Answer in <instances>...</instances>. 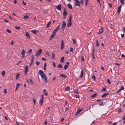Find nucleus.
I'll return each mask as SVG.
<instances>
[{
    "label": "nucleus",
    "mask_w": 125,
    "mask_h": 125,
    "mask_svg": "<svg viewBox=\"0 0 125 125\" xmlns=\"http://www.w3.org/2000/svg\"><path fill=\"white\" fill-rule=\"evenodd\" d=\"M104 104H103V102H102L101 103H100L99 105V106H101L102 105H103Z\"/></svg>",
    "instance_id": "obj_58"
},
{
    "label": "nucleus",
    "mask_w": 125,
    "mask_h": 125,
    "mask_svg": "<svg viewBox=\"0 0 125 125\" xmlns=\"http://www.w3.org/2000/svg\"><path fill=\"white\" fill-rule=\"evenodd\" d=\"M107 83H108L109 84H110L111 82L110 80L109 79H107Z\"/></svg>",
    "instance_id": "obj_44"
},
{
    "label": "nucleus",
    "mask_w": 125,
    "mask_h": 125,
    "mask_svg": "<svg viewBox=\"0 0 125 125\" xmlns=\"http://www.w3.org/2000/svg\"><path fill=\"white\" fill-rule=\"evenodd\" d=\"M20 27L19 26H16L15 27V28L17 30H19L20 29Z\"/></svg>",
    "instance_id": "obj_40"
},
{
    "label": "nucleus",
    "mask_w": 125,
    "mask_h": 125,
    "mask_svg": "<svg viewBox=\"0 0 125 125\" xmlns=\"http://www.w3.org/2000/svg\"><path fill=\"white\" fill-rule=\"evenodd\" d=\"M69 66V62H67L64 65V68L65 70H66Z\"/></svg>",
    "instance_id": "obj_10"
},
{
    "label": "nucleus",
    "mask_w": 125,
    "mask_h": 125,
    "mask_svg": "<svg viewBox=\"0 0 125 125\" xmlns=\"http://www.w3.org/2000/svg\"><path fill=\"white\" fill-rule=\"evenodd\" d=\"M88 1L89 0H85V6H87Z\"/></svg>",
    "instance_id": "obj_35"
},
{
    "label": "nucleus",
    "mask_w": 125,
    "mask_h": 125,
    "mask_svg": "<svg viewBox=\"0 0 125 125\" xmlns=\"http://www.w3.org/2000/svg\"><path fill=\"white\" fill-rule=\"evenodd\" d=\"M124 0H120V2L122 4H124Z\"/></svg>",
    "instance_id": "obj_41"
},
{
    "label": "nucleus",
    "mask_w": 125,
    "mask_h": 125,
    "mask_svg": "<svg viewBox=\"0 0 125 125\" xmlns=\"http://www.w3.org/2000/svg\"><path fill=\"white\" fill-rule=\"evenodd\" d=\"M121 36L122 38H123L124 37V34H121Z\"/></svg>",
    "instance_id": "obj_62"
},
{
    "label": "nucleus",
    "mask_w": 125,
    "mask_h": 125,
    "mask_svg": "<svg viewBox=\"0 0 125 125\" xmlns=\"http://www.w3.org/2000/svg\"><path fill=\"white\" fill-rule=\"evenodd\" d=\"M4 21L6 22H8V21L6 19H5L4 20Z\"/></svg>",
    "instance_id": "obj_63"
},
{
    "label": "nucleus",
    "mask_w": 125,
    "mask_h": 125,
    "mask_svg": "<svg viewBox=\"0 0 125 125\" xmlns=\"http://www.w3.org/2000/svg\"><path fill=\"white\" fill-rule=\"evenodd\" d=\"M97 93H95L94 94L91 95V97L92 98L95 97L97 96Z\"/></svg>",
    "instance_id": "obj_23"
},
{
    "label": "nucleus",
    "mask_w": 125,
    "mask_h": 125,
    "mask_svg": "<svg viewBox=\"0 0 125 125\" xmlns=\"http://www.w3.org/2000/svg\"><path fill=\"white\" fill-rule=\"evenodd\" d=\"M64 46V42L62 40H61V49L62 50H63V49Z\"/></svg>",
    "instance_id": "obj_12"
},
{
    "label": "nucleus",
    "mask_w": 125,
    "mask_h": 125,
    "mask_svg": "<svg viewBox=\"0 0 125 125\" xmlns=\"http://www.w3.org/2000/svg\"><path fill=\"white\" fill-rule=\"evenodd\" d=\"M56 64L54 62H53V65L54 67H55L56 66Z\"/></svg>",
    "instance_id": "obj_56"
},
{
    "label": "nucleus",
    "mask_w": 125,
    "mask_h": 125,
    "mask_svg": "<svg viewBox=\"0 0 125 125\" xmlns=\"http://www.w3.org/2000/svg\"><path fill=\"white\" fill-rule=\"evenodd\" d=\"M103 29L102 28H101L100 30L98 32V34H101L103 33Z\"/></svg>",
    "instance_id": "obj_19"
},
{
    "label": "nucleus",
    "mask_w": 125,
    "mask_h": 125,
    "mask_svg": "<svg viewBox=\"0 0 125 125\" xmlns=\"http://www.w3.org/2000/svg\"><path fill=\"white\" fill-rule=\"evenodd\" d=\"M70 51L71 52H73V49L72 47H71Z\"/></svg>",
    "instance_id": "obj_53"
},
{
    "label": "nucleus",
    "mask_w": 125,
    "mask_h": 125,
    "mask_svg": "<svg viewBox=\"0 0 125 125\" xmlns=\"http://www.w3.org/2000/svg\"><path fill=\"white\" fill-rule=\"evenodd\" d=\"M66 25V24L65 23V21H63L62 22V29L63 30H64Z\"/></svg>",
    "instance_id": "obj_9"
},
{
    "label": "nucleus",
    "mask_w": 125,
    "mask_h": 125,
    "mask_svg": "<svg viewBox=\"0 0 125 125\" xmlns=\"http://www.w3.org/2000/svg\"><path fill=\"white\" fill-rule=\"evenodd\" d=\"M34 59L33 57L32 56L31 57V62L29 65V67H30L31 66V65L33 64L34 62Z\"/></svg>",
    "instance_id": "obj_13"
},
{
    "label": "nucleus",
    "mask_w": 125,
    "mask_h": 125,
    "mask_svg": "<svg viewBox=\"0 0 125 125\" xmlns=\"http://www.w3.org/2000/svg\"><path fill=\"white\" fill-rule=\"evenodd\" d=\"M122 112V110L121 109H120L118 111V112Z\"/></svg>",
    "instance_id": "obj_54"
},
{
    "label": "nucleus",
    "mask_w": 125,
    "mask_h": 125,
    "mask_svg": "<svg viewBox=\"0 0 125 125\" xmlns=\"http://www.w3.org/2000/svg\"><path fill=\"white\" fill-rule=\"evenodd\" d=\"M57 30L60 29V25H58V26L56 28Z\"/></svg>",
    "instance_id": "obj_48"
},
{
    "label": "nucleus",
    "mask_w": 125,
    "mask_h": 125,
    "mask_svg": "<svg viewBox=\"0 0 125 125\" xmlns=\"http://www.w3.org/2000/svg\"><path fill=\"white\" fill-rule=\"evenodd\" d=\"M72 22L68 21V23L67 24V27H69L71 26L72 25Z\"/></svg>",
    "instance_id": "obj_22"
},
{
    "label": "nucleus",
    "mask_w": 125,
    "mask_h": 125,
    "mask_svg": "<svg viewBox=\"0 0 125 125\" xmlns=\"http://www.w3.org/2000/svg\"><path fill=\"white\" fill-rule=\"evenodd\" d=\"M36 64L38 65H39L40 63V62H39L37 61L36 62Z\"/></svg>",
    "instance_id": "obj_51"
},
{
    "label": "nucleus",
    "mask_w": 125,
    "mask_h": 125,
    "mask_svg": "<svg viewBox=\"0 0 125 125\" xmlns=\"http://www.w3.org/2000/svg\"><path fill=\"white\" fill-rule=\"evenodd\" d=\"M81 59L82 61L83 62L84 61V58L83 56L81 57Z\"/></svg>",
    "instance_id": "obj_43"
},
{
    "label": "nucleus",
    "mask_w": 125,
    "mask_h": 125,
    "mask_svg": "<svg viewBox=\"0 0 125 125\" xmlns=\"http://www.w3.org/2000/svg\"><path fill=\"white\" fill-rule=\"evenodd\" d=\"M5 72L4 71H3L1 73V75L2 76H3L5 75Z\"/></svg>",
    "instance_id": "obj_29"
},
{
    "label": "nucleus",
    "mask_w": 125,
    "mask_h": 125,
    "mask_svg": "<svg viewBox=\"0 0 125 125\" xmlns=\"http://www.w3.org/2000/svg\"><path fill=\"white\" fill-rule=\"evenodd\" d=\"M59 77H64L65 78H67V76L65 75V74H61L59 76Z\"/></svg>",
    "instance_id": "obj_17"
},
{
    "label": "nucleus",
    "mask_w": 125,
    "mask_h": 125,
    "mask_svg": "<svg viewBox=\"0 0 125 125\" xmlns=\"http://www.w3.org/2000/svg\"><path fill=\"white\" fill-rule=\"evenodd\" d=\"M122 6V5H120L119 7H118V14H119L120 13V12L121 11V8Z\"/></svg>",
    "instance_id": "obj_15"
},
{
    "label": "nucleus",
    "mask_w": 125,
    "mask_h": 125,
    "mask_svg": "<svg viewBox=\"0 0 125 125\" xmlns=\"http://www.w3.org/2000/svg\"><path fill=\"white\" fill-rule=\"evenodd\" d=\"M28 67L27 65H26L25 68V70H24V74L25 75H26L28 71Z\"/></svg>",
    "instance_id": "obj_8"
},
{
    "label": "nucleus",
    "mask_w": 125,
    "mask_h": 125,
    "mask_svg": "<svg viewBox=\"0 0 125 125\" xmlns=\"http://www.w3.org/2000/svg\"><path fill=\"white\" fill-rule=\"evenodd\" d=\"M74 92L76 94H77L78 93V90L77 89H74L73 90Z\"/></svg>",
    "instance_id": "obj_34"
},
{
    "label": "nucleus",
    "mask_w": 125,
    "mask_h": 125,
    "mask_svg": "<svg viewBox=\"0 0 125 125\" xmlns=\"http://www.w3.org/2000/svg\"><path fill=\"white\" fill-rule=\"evenodd\" d=\"M124 89V88L122 86H121V88L120 89V90H123Z\"/></svg>",
    "instance_id": "obj_59"
},
{
    "label": "nucleus",
    "mask_w": 125,
    "mask_h": 125,
    "mask_svg": "<svg viewBox=\"0 0 125 125\" xmlns=\"http://www.w3.org/2000/svg\"><path fill=\"white\" fill-rule=\"evenodd\" d=\"M51 23V22L50 21H49V22L47 24V26H46L47 28H48L49 27V25Z\"/></svg>",
    "instance_id": "obj_33"
},
{
    "label": "nucleus",
    "mask_w": 125,
    "mask_h": 125,
    "mask_svg": "<svg viewBox=\"0 0 125 125\" xmlns=\"http://www.w3.org/2000/svg\"><path fill=\"white\" fill-rule=\"evenodd\" d=\"M32 52V50L31 49H30L28 52L27 54H29L30 53H31Z\"/></svg>",
    "instance_id": "obj_28"
},
{
    "label": "nucleus",
    "mask_w": 125,
    "mask_h": 125,
    "mask_svg": "<svg viewBox=\"0 0 125 125\" xmlns=\"http://www.w3.org/2000/svg\"><path fill=\"white\" fill-rule=\"evenodd\" d=\"M57 67L58 68H63L61 64H59L57 66Z\"/></svg>",
    "instance_id": "obj_32"
},
{
    "label": "nucleus",
    "mask_w": 125,
    "mask_h": 125,
    "mask_svg": "<svg viewBox=\"0 0 125 125\" xmlns=\"http://www.w3.org/2000/svg\"><path fill=\"white\" fill-rule=\"evenodd\" d=\"M30 82H31V84H33V81H32V80L31 79H30Z\"/></svg>",
    "instance_id": "obj_55"
},
{
    "label": "nucleus",
    "mask_w": 125,
    "mask_h": 125,
    "mask_svg": "<svg viewBox=\"0 0 125 125\" xmlns=\"http://www.w3.org/2000/svg\"><path fill=\"white\" fill-rule=\"evenodd\" d=\"M25 35L27 37L29 38V39H30V35L27 32H26Z\"/></svg>",
    "instance_id": "obj_18"
},
{
    "label": "nucleus",
    "mask_w": 125,
    "mask_h": 125,
    "mask_svg": "<svg viewBox=\"0 0 125 125\" xmlns=\"http://www.w3.org/2000/svg\"><path fill=\"white\" fill-rule=\"evenodd\" d=\"M109 94L108 93H104L103 94L102 96L101 97H105L108 94Z\"/></svg>",
    "instance_id": "obj_21"
},
{
    "label": "nucleus",
    "mask_w": 125,
    "mask_h": 125,
    "mask_svg": "<svg viewBox=\"0 0 125 125\" xmlns=\"http://www.w3.org/2000/svg\"><path fill=\"white\" fill-rule=\"evenodd\" d=\"M57 31L58 30L56 28L53 31L52 33H54L55 34H56V33L57 32Z\"/></svg>",
    "instance_id": "obj_31"
},
{
    "label": "nucleus",
    "mask_w": 125,
    "mask_h": 125,
    "mask_svg": "<svg viewBox=\"0 0 125 125\" xmlns=\"http://www.w3.org/2000/svg\"><path fill=\"white\" fill-rule=\"evenodd\" d=\"M55 56V54L54 53H53L52 55V59H53Z\"/></svg>",
    "instance_id": "obj_39"
},
{
    "label": "nucleus",
    "mask_w": 125,
    "mask_h": 125,
    "mask_svg": "<svg viewBox=\"0 0 125 125\" xmlns=\"http://www.w3.org/2000/svg\"><path fill=\"white\" fill-rule=\"evenodd\" d=\"M7 32L9 33H10L11 32V31L8 29H7Z\"/></svg>",
    "instance_id": "obj_42"
},
{
    "label": "nucleus",
    "mask_w": 125,
    "mask_h": 125,
    "mask_svg": "<svg viewBox=\"0 0 125 125\" xmlns=\"http://www.w3.org/2000/svg\"><path fill=\"white\" fill-rule=\"evenodd\" d=\"M55 35L56 34L52 33L50 37L49 40H51L55 36Z\"/></svg>",
    "instance_id": "obj_11"
},
{
    "label": "nucleus",
    "mask_w": 125,
    "mask_h": 125,
    "mask_svg": "<svg viewBox=\"0 0 125 125\" xmlns=\"http://www.w3.org/2000/svg\"><path fill=\"white\" fill-rule=\"evenodd\" d=\"M64 57L63 56L62 57L60 60V62L62 63H63L64 61Z\"/></svg>",
    "instance_id": "obj_24"
},
{
    "label": "nucleus",
    "mask_w": 125,
    "mask_h": 125,
    "mask_svg": "<svg viewBox=\"0 0 125 125\" xmlns=\"http://www.w3.org/2000/svg\"><path fill=\"white\" fill-rule=\"evenodd\" d=\"M73 43L74 44H76V42L75 41V40L74 39H73Z\"/></svg>",
    "instance_id": "obj_50"
},
{
    "label": "nucleus",
    "mask_w": 125,
    "mask_h": 125,
    "mask_svg": "<svg viewBox=\"0 0 125 125\" xmlns=\"http://www.w3.org/2000/svg\"><path fill=\"white\" fill-rule=\"evenodd\" d=\"M83 109H80L79 108H78V111L75 114V115L76 116L78 115L83 110Z\"/></svg>",
    "instance_id": "obj_6"
},
{
    "label": "nucleus",
    "mask_w": 125,
    "mask_h": 125,
    "mask_svg": "<svg viewBox=\"0 0 125 125\" xmlns=\"http://www.w3.org/2000/svg\"><path fill=\"white\" fill-rule=\"evenodd\" d=\"M4 93L5 94H6L7 93V90H6V89H4Z\"/></svg>",
    "instance_id": "obj_45"
},
{
    "label": "nucleus",
    "mask_w": 125,
    "mask_h": 125,
    "mask_svg": "<svg viewBox=\"0 0 125 125\" xmlns=\"http://www.w3.org/2000/svg\"><path fill=\"white\" fill-rule=\"evenodd\" d=\"M117 123L116 122H115L113 123V125H116Z\"/></svg>",
    "instance_id": "obj_64"
},
{
    "label": "nucleus",
    "mask_w": 125,
    "mask_h": 125,
    "mask_svg": "<svg viewBox=\"0 0 125 125\" xmlns=\"http://www.w3.org/2000/svg\"><path fill=\"white\" fill-rule=\"evenodd\" d=\"M67 14V11H66L65 9L64 8V11L63 12V19H64L66 18Z\"/></svg>",
    "instance_id": "obj_3"
},
{
    "label": "nucleus",
    "mask_w": 125,
    "mask_h": 125,
    "mask_svg": "<svg viewBox=\"0 0 125 125\" xmlns=\"http://www.w3.org/2000/svg\"><path fill=\"white\" fill-rule=\"evenodd\" d=\"M41 99L40 100L39 102V103L42 106L43 104V94L41 95Z\"/></svg>",
    "instance_id": "obj_4"
},
{
    "label": "nucleus",
    "mask_w": 125,
    "mask_h": 125,
    "mask_svg": "<svg viewBox=\"0 0 125 125\" xmlns=\"http://www.w3.org/2000/svg\"><path fill=\"white\" fill-rule=\"evenodd\" d=\"M92 78L94 79V81L95 80V77L94 75H93L92 77Z\"/></svg>",
    "instance_id": "obj_49"
},
{
    "label": "nucleus",
    "mask_w": 125,
    "mask_h": 125,
    "mask_svg": "<svg viewBox=\"0 0 125 125\" xmlns=\"http://www.w3.org/2000/svg\"><path fill=\"white\" fill-rule=\"evenodd\" d=\"M72 16L71 15L70 16L69 18L68 21L71 22Z\"/></svg>",
    "instance_id": "obj_37"
},
{
    "label": "nucleus",
    "mask_w": 125,
    "mask_h": 125,
    "mask_svg": "<svg viewBox=\"0 0 125 125\" xmlns=\"http://www.w3.org/2000/svg\"><path fill=\"white\" fill-rule=\"evenodd\" d=\"M56 8L59 10H60L62 8L61 5L59 4L58 6L56 7Z\"/></svg>",
    "instance_id": "obj_16"
},
{
    "label": "nucleus",
    "mask_w": 125,
    "mask_h": 125,
    "mask_svg": "<svg viewBox=\"0 0 125 125\" xmlns=\"http://www.w3.org/2000/svg\"><path fill=\"white\" fill-rule=\"evenodd\" d=\"M46 62L45 63L44 65V70H45L46 69Z\"/></svg>",
    "instance_id": "obj_46"
},
{
    "label": "nucleus",
    "mask_w": 125,
    "mask_h": 125,
    "mask_svg": "<svg viewBox=\"0 0 125 125\" xmlns=\"http://www.w3.org/2000/svg\"><path fill=\"white\" fill-rule=\"evenodd\" d=\"M42 60L43 61H46V59H45V58H44L43 57H42Z\"/></svg>",
    "instance_id": "obj_57"
},
{
    "label": "nucleus",
    "mask_w": 125,
    "mask_h": 125,
    "mask_svg": "<svg viewBox=\"0 0 125 125\" xmlns=\"http://www.w3.org/2000/svg\"><path fill=\"white\" fill-rule=\"evenodd\" d=\"M42 52V49H40L38 51V52L35 53V56H38Z\"/></svg>",
    "instance_id": "obj_2"
},
{
    "label": "nucleus",
    "mask_w": 125,
    "mask_h": 125,
    "mask_svg": "<svg viewBox=\"0 0 125 125\" xmlns=\"http://www.w3.org/2000/svg\"><path fill=\"white\" fill-rule=\"evenodd\" d=\"M20 84L19 83H18L17 84V88H18L19 87V86H20Z\"/></svg>",
    "instance_id": "obj_52"
},
{
    "label": "nucleus",
    "mask_w": 125,
    "mask_h": 125,
    "mask_svg": "<svg viewBox=\"0 0 125 125\" xmlns=\"http://www.w3.org/2000/svg\"><path fill=\"white\" fill-rule=\"evenodd\" d=\"M25 51L24 49H23L21 52V54L22 55L21 59H23L25 57Z\"/></svg>",
    "instance_id": "obj_5"
},
{
    "label": "nucleus",
    "mask_w": 125,
    "mask_h": 125,
    "mask_svg": "<svg viewBox=\"0 0 125 125\" xmlns=\"http://www.w3.org/2000/svg\"><path fill=\"white\" fill-rule=\"evenodd\" d=\"M29 17L27 15H25L24 17L22 18V19H27L29 18Z\"/></svg>",
    "instance_id": "obj_26"
},
{
    "label": "nucleus",
    "mask_w": 125,
    "mask_h": 125,
    "mask_svg": "<svg viewBox=\"0 0 125 125\" xmlns=\"http://www.w3.org/2000/svg\"><path fill=\"white\" fill-rule=\"evenodd\" d=\"M44 124L46 125H47V121L45 120L44 121Z\"/></svg>",
    "instance_id": "obj_61"
},
{
    "label": "nucleus",
    "mask_w": 125,
    "mask_h": 125,
    "mask_svg": "<svg viewBox=\"0 0 125 125\" xmlns=\"http://www.w3.org/2000/svg\"><path fill=\"white\" fill-rule=\"evenodd\" d=\"M20 74L18 73H17L16 75V79H18L19 77V76Z\"/></svg>",
    "instance_id": "obj_27"
},
{
    "label": "nucleus",
    "mask_w": 125,
    "mask_h": 125,
    "mask_svg": "<svg viewBox=\"0 0 125 125\" xmlns=\"http://www.w3.org/2000/svg\"><path fill=\"white\" fill-rule=\"evenodd\" d=\"M84 0H81L80 1V3L81 4L83 5V3L84 2Z\"/></svg>",
    "instance_id": "obj_47"
},
{
    "label": "nucleus",
    "mask_w": 125,
    "mask_h": 125,
    "mask_svg": "<svg viewBox=\"0 0 125 125\" xmlns=\"http://www.w3.org/2000/svg\"><path fill=\"white\" fill-rule=\"evenodd\" d=\"M22 3L24 5H26V3L24 2L23 0L22 1Z\"/></svg>",
    "instance_id": "obj_60"
},
{
    "label": "nucleus",
    "mask_w": 125,
    "mask_h": 125,
    "mask_svg": "<svg viewBox=\"0 0 125 125\" xmlns=\"http://www.w3.org/2000/svg\"><path fill=\"white\" fill-rule=\"evenodd\" d=\"M75 6L80 7V2L78 0H75Z\"/></svg>",
    "instance_id": "obj_7"
},
{
    "label": "nucleus",
    "mask_w": 125,
    "mask_h": 125,
    "mask_svg": "<svg viewBox=\"0 0 125 125\" xmlns=\"http://www.w3.org/2000/svg\"><path fill=\"white\" fill-rule=\"evenodd\" d=\"M39 72V74L41 77L42 79H44L46 82H47V79L44 73L41 70H40Z\"/></svg>",
    "instance_id": "obj_1"
},
{
    "label": "nucleus",
    "mask_w": 125,
    "mask_h": 125,
    "mask_svg": "<svg viewBox=\"0 0 125 125\" xmlns=\"http://www.w3.org/2000/svg\"><path fill=\"white\" fill-rule=\"evenodd\" d=\"M70 89V87L69 86H67L65 89V91H68Z\"/></svg>",
    "instance_id": "obj_30"
},
{
    "label": "nucleus",
    "mask_w": 125,
    "mask_h": 125,
    "mask_svg": "<svg viewBox=\"0 0 125 125\" xmlns=\"http://www.w3.org/2000/svg\"><path fill=\"white\" fill-rule=\"evenodd\" d=\"M83 69H82V71L81 72V75L80 76V78H82L83 77Z\"/></svg>",
    "instance_id": "obj_20"
},
{
    "label": "nucleus",
    "mask_w": 125,
    "mask_h": 125,
    "mask_svg": "<svg viewBox=\"0 0 125 125\" xmlns=\"http://www.w3.org/2000/svg\"><path fill=\"white\" fill-rule=\"evenodd\" d=\"M99 44L97 40L96 41V46L98 47L99 46Z\"/></svg>",
    "instance_id": "obj_36"
},
{
    "label": "nucleus",
    "mask_w": 125,
    "mask_h": 125,
    "mask_svg": "<svg viewBox=\"0 0 125 125\" xmlns=\"http://www.w3.org/2000/svg\"><path fill=\"white\" fill-rule=\"evenodd\" d=\"M67 6L70 9H72V6L71 4H68L67 5Z\"/></svg>",
    "instance_id": "obj_25"
},
{
    "label": "nucleus",
    "mask_w": 125,
    "mask_h": 125,
    "mask_svg": "<svg viewBox=\"0 0 125 125\" xmlns=\"http://www.w3.org/2000/svg\"><path fill=\"white\" fill-rule=\"evenodd\" d=\"M31 32L35 34H36L37 33V32L35 30H32Z\"/></svg>",
    "instance_id": "obj_38"
},
{
    "label": "nucleus",
    "mask_w": 125,
    "mask_h": 125,
    "mask_svg": "<svg viewBox=\"0 0 125 125\" xmlns=\"http://www.w3.org/2000/svg\"><path fill=\"white\" fill-rule=\"evenodd\" d=\"M43 95L46 96H47L48 94V93L46 91V90L44 89L43 90Z\"/></svg>",
    "instance_id": "obj_14"
}]
</instances>
